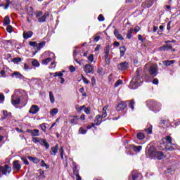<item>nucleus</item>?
<instances>
[{
    "label": "nucleus",
    "mask_w": 180,
    "mask_h": 180,
    "mask_svg": "<svg viewBox=\"0 0 180 180\" xmlns=\"http://www.w3.org/2000/svg\"><path fill=\"white\" fill-rule=\"evenodd\" d=\"M143 77L144 73H143V69L139 68L135 72L134 77L130 82L129 88H130V89H137V88L144 82Z\"/></svg>",
    "instance_id": "nucleus-1"
},
{
    "label": "nucleus",
    "mask_w": 180,
    "mask_h": 180,
    "mask_svg": "<svg viewBox=\"0 0 180 180\" xmlns=\"http://www.w3.org/2000/svg\"><path fill=\"white\" fill-rule=\"evenodd\" d=\"M129 106L132 110H134V100L127 101H121L119 103V104L117 105L116 109L119 112L120 110H124L126 108Z\"/></svg>",
    "instance_id": "nucleus-2"
},
{
    "label": "nucleus",
    "mask_w": 180,
    "mask_h": 180,
    "mask_svg": "<svg viewBox=\"0 0 180 180\" xmlns=\"http://www.w3.org/2000/svg\"><path fill=\"white\" fill-rule=\"evenodd\" d=\"M148 108L153 112H160L161 110V104L154 100L148 101Z\"/></svg>",
    "instance_id": "nucleus-3"
},
{
    "label": "nucleus",
    "mask_w": 180,
    "mask_h": 180,
    "mask_svg": "<svg viewBox=\"0 0 180 180\" xmlns=\"http://www.w3.org/2000/svg\"><path fill=\"white\" fill-rule=\"evenodd\" d=\"M146 154L150 158H154L157 154V149L151 145H148L146 150Z\"/></svg>",
    "instance_id": "nucleus-4"
},
{
    "label": "nucleus",
    "mask_w": 180,
    "mask_h": 180,
    "mask_svg": "<svg viewBox=\"0 0 180 180\" xmlns=\"http://www.w3.org/2000/svg\"><path fill=\"white\" fill-rule=\"evenodd\" d=\"M166 143L165 149L168 151H174L175 150V148L172 146V138L169 136H165L164 139Z\"/></svg>",
    "instance_id": "nucleus-5"
},
{
    "label": "nucleus",
    "mask_w": 180,
    "mask_h": 180,
    "mask_svg": "<svg viewBox=\"0 0 180 180\" xmlns=\"http://www.w3.org/2000/svg\"><path fill=\"white\" fill-rule=\"evenodd\" d=\"M12 172V167L8 165H5L4 166H0V175L8 176Z\"/></svg>",
    "instance_id": "nucleus-6"
},
{
    "label": "nucleus",
    "mask_w": 180,
    "mask_h": 180,
    "mask_svg": "<svg viewBox=\"0 0 180 180\" xmlns=\"http://www.w3.org/2000/svg\"><path fill=\"white\" fill-rule=\"evenodd\" d=\"M117 68L120 71H125L129 68V63L124 61L117 65Z\"/></svg>",
    "instance_id": "nucleus-7"
},
{
    "label": "nucleus",
    "mask_w": 180,
    "mask_h": 180,
    "mask_svg": "<svg viewBox=\"0 0 180 180\" xmlns=\"http://www.w3.org/2000/svg\"><path fill=\"white\" fill-rule=\"evenodd\" d=\"M86 74H92L94 72V66L90 64H86L83 68Z\"/></svg>",
    "instance_id": "nucleus-8"
},
{
    "label": "nucleus",
    "mask_w": 180,
    "mask_h": 180,
    "mask_svg": "<svg viewBox=\"0 0 180 180\" xmlns=\"http://www.w3.org/2000/svg\"><path fill=\"white\" fill-rule=\"evenodd\" d=\"M11 103L13 105V106H16V105H19L20 103V98L19 96L17 95H13L11 96Z\"/></svg>",
    "instance_id": "nucleus-9"
},
{
    "label": "nucleus",
    "mask_w": 180,
    "mask_h": 180,
    "mask_svg": "<svg viewBox=\"0 0 180 180\" xmlns=\"http://www.w3.org/2000/svg\"><path fill=\"white\" fill-rule=\"evenodd\" d=\"M169 50H172V45L171 44H165L159 47V51H168Z\"/></svg>",
    "instance_id": "nucleus-10"
},
{
    "label": "nucleus",
    "mask_w": 180,
    "mask_h": 180,
    "mask_svg": "<svg viewBox=\"0 0 180 180\" xmlns=\"http://www.w3.org/2000/svg\"><path fill=\"white\" fill-rule=\"evenodd\" d=\"M129 180H141L140 177V174H139L136 172H131V176L129 177Z\"/></svg>",
    "instance_id": "nucleus-11"
},
{
    "label": "nucleus",
    "mask_w": 180,
    "mask_h": 180,
    "mask_svg": "<svg viewBox=\"0 0 180 180\" xmlns=\"http://www.w3.org/2000/svg\"><path fill=\"white\" fill-rule=\"evenodd\" d=\"M149 74L152 77H157V74H158V72L157 71V66L151 65L149 68Z\"/></svg>",
    "instance_id": "nucleus-12"
},
{
    "label": "nucleus",
    "mask_w": 180,
    "mask_h": 180,
    "mask_svg": "<svg viewBox=\"0 0 180 180\" xmlns=\"http://www.w3.org/2000/svg\"><path fill=\"white\" fill-rule=\"evenodd\" d=\"M27 133H30L32 137H39L40 136V131L39 129H27Z\"/></svg>",
    "instance_id": "nucleus-13"
},
{
    "label": "nucleus",
    "mask_w": 180,
    "mask_h": 180,
    "mask_svg": "<svg viewBox=\"0 0 180 180\" xmlns=\"http://www.w3.org/2000/svg\"><path fill=\"white\" fill-rule=\"evenodd\" d=\"M50 16V13L49 12H45L44 14L38 18V22L39 23H44L46 22V19Z\"/></svg>",
    "instance_id": "nucleus-14"
},
{
    "label": "nucleus",
    "mask_w": 180,
    "mask_h": 180,
    "mask_svg": "<svg viewBox=\"0 0 180 180\" xmlns=\"http://www.w3.org/2000/svg\"><path fill=\"white\" fill-rule=\"evenodd\" d=\"M39 110H40V108H39V106L36 105H33L31 106L29 110V112L32 113V115H36V113H37Z\"/></svg>",
    "instance_id": "nucleus-15"
},
{
    "label": "nucleus",
    "mask_w": 180,
    "mask_h": 180,
    "mask_svg": "<svg viewBox=\"0 0 180 180\" xmlns=\"http://www.w3.org/2000/svg\"><path fill=\"white\" fill-rule=\"evenodd\" d=\"M20 168H22V166L19 164V160H15L13 162V169L15 171H20Z\"/></svg>",
    "instance_id": "nucleus-16"
},
{
    "label": "nucleus",
    "mask_w": 180,
    "mask_h": 180,
    "mask_svg": "<svg viewBox=\"0 0 180 180\" xmlns=\"http://www.w3.org/2000/svg\"><path fill=\"white\" fill-rule=\"evenodd\" d=\"M12 117V113L8 112V110H3V116L1 118V120L4 121L5 119H8Z\"/></svg>",
    "instance_id": "nucleus-17"
},
{
    "label": "nucleus",
    "mask_w": 180,
    "mask_h": 180,
    "mask_svg": "<svg viewBox=\"0 0 180 180\" xmlns=\"http://www.w3.org/2000/svg\"><path fill=\"white\" fill-rule=\"evenodd\" d=\"M39 144L45 147L46 150H49V148H50V144L47 142V141H46V139H41V141H39Z\"/></svg>",
    "instance_id": "nucleus-18"
},
{
    "label": "nucleus",
    "mask_w": 180,
    "mask_h": 180,
    "mask_svg": "<svg viewBox=\"0 0 180 180\" xmlns=\"http://www.w3.org/2000/svg\"><path fill=\"white\" fill-rule=\"evenodd\" d=\"M11 77H12V78L15 77V78H18L19 79H25V77L19 72H14L13 74H11Z\"/></svg>",
    "instance_id": "nucleus-19"
},
{
    "label": "nucleus",
    "mask_w": 180,
    "mask_h": 180,
    "mask_svg": "<svg viewBox=\"0 0 180 180\" xmlns=\"http://www.w3.org/2000/svg\"><path fill=\"white\" fill-rule=\"evenodd\" d=\"M155 158H157L158 160H163V158H165V155H164V153L157 151Z\"/></svg>",
    "instance_id": "nucleus-20"
},
{
    "label": "nucleus",
    "mask_w": 180,
    "mask_h": 180,
    "mask_svg": "<svg viewBox=\"0 0 180 180\" xmlns=\"http://www.w3.org/2000/svg\"><path fill=\"white\" fill-rule=\"evenodd\" d=\"M114 34H115V37H117L118 39V40H124V38H123L122 34H120V33L119 32V30H117V29H115L114 30Z\"/></svg>",
    "instance_id": "nucleus-21"
},
{
    "label": "nucleus",
    "mask_w": 180,
    "mask_h": 180,
    "mask_svg": "<svg viewBox=\"0 0 180 180\" xmlns=\"http://www.w3.org/2000/svg\"><path fill=\"white\" fill-rule=\"evenodd\" d=\"M57 153H58V145H56L54 147L51 148V154L53 155H57Z\"/></svg>",
    "instance_id": "nucleus-22"
},
{
    "label": "nucleus",
    "mask_w": 180,
    "mask_h": 180,
    "mask_svg": "<svg viewBox=\"0 0 180 180\" xmlns=\"http://www.w3.org/2000/svg\"><path fill=\"white\" fill-rule=\"evenodd\" d=\"M154 2L153 0H146L145 4H144V8H151L153 6Z\"/></svg>",
    "instance_id": "nucleus-23"
},
{
    "label": "nucleus",
    "mask_w": 180,
    "mask_h": 180,
    "mask_svg": "<svg viewBox=\"0 0 180 180\" xmlns=\"http://www.w3.org/2000/svg\"><path fill=\"white\" fill-rule=\"evenodd\" d=\"M74 118L70 120L71 124H77L78 121L79 120V116L75 115L73 117Z\"/></svg>",
    "instance_id": "nucleus-24"
},
{
    "label": "nucleus",
    "mask_w": 180,
    "mask_h": 180,
    "mask_svg": "<svg viewBox=\"0 0 180 180\" xmlns=\"http://www.w3.org/2000/svg\"><path fill=\"white\" fill-rule=\"evenodd\" d=\"M32 36H33V32L32 31H28L27 32L23 33L24 39H30Z\"/></svg>",
    "instance_id": "nucleus-25"
},
{
    "label": "nucleus",
    "mask_w": 180,
    "mask_h": 180,
    "mask_svg": "<svg viewBox=\"0 0 180 180\" xmlns=\"http://www.w3.org/2000/svg\"><path fill=\"white\" fill-rule=\"evenodd\" d=\"M144 131L147 133V134H151V133H153V125L148 124L147 128L144 129Z\"/></svg>",
    "instance_id": "nucleus-26"
},
{
    "label": "nucleus",
    "mask_w": 180,
    "mask_h": 180,
    "mask_svg": "<svg viewBox=\"0 0 180 180\" xmlns=\"http://www.w3.org/2000/svg\"><path fill=\"white\" fill-rule=\"evenodd\" d=\"M94 122L96 123V126H99L101 123H102V120L101 119V116L99 115L96 116Z\"/></svg>",
    "instance_id": "nucleus-27"
},
{
    "label": "nucleus",
    "mask_w": 180,
    "mask_h": 180,
    "mask_svg": "<svg viewBox=\"0 0 180 180\" xmlns=\"http://www.w3.org/2000/svg\"><path fill=\"white\" fill-rule=\"evenodd\" d=\"M28 160H30V161H32L34 164H39L40 162V160H39V158H33L32 156H29Z\"/></svg>",
    "instance_id": "nucleus-28"
},
{
    "label": "nucleus",
    "mask_w": 180,
    "mask_h": 180,
    "mask_svg": "<svg viewBox=\"0 0 180 180\" xmlns=\"http://www.w3.org/2000/svg\"><path fill=\"white\" fill-rule=\"evenodd\" d=\"M110 51V46H106L104 51V53H105L104 58H109Z\"/></svg>",
    "instance_id": "nucleus-29"
},
{
    "label": "nucleus",
    "mask_w": 180,
    "mask_h": 180,
    "mask_svg": "<svg viewBox=\"0 0 180 180\" xmlns=\"http://www.w3.org/2000/svg\"><path fill=\"white\" fill-rule=\"evenodd\" d=\"M106 110H108V106H104L103 108V114L101 115L102 119H105V117L108 116V113L106 112Z\"/></svg>",
    "instance_id": "nucleus-30"
},
{
    "label": "nucleus",
    "mask_w": 180,
    "mask_h": 180,
    "mask_svg": "<svg viewBox=\"0 0 180 180\" xmlns=\"http://www.w3.org/2000/svg\"><path fill=\"white\" fill-rule=\"evenodd\" d=\"M3 23L4 26H8L11 23V20L9 19V16H6L4 19Z\"/></svg>",
    "instance_id": "nucleus-31"
},
{
    "label": "nucleus",
    "mask_w": 180,
    "mask_h": 180,
    "mask_svg": "<svg viewBox=\"0 0 180 180\" xmlns=\"http://www.w3.org/2000/svg\"><path fill=\"white\" fill-rule=\"evenodd\" d=\"M58 113V108H53L50 110V115L51 116H56V115H57Z\"/></svg>",
    "instance_id": "nucleus-32"
},
{
    "label": "nucleus",
    "mask_w": 180,
    "mask_h": 180,
    "mask_svg": "<svg viewBox=\"0 0 180 180\" xmlns=\"http://www.w3.org/2000/svg\"><path fill=\"white\" fill-rule=\"evenodd\" d=\"M120 57H123L126 53V46H123L120 48Z\"/></svg>",
    "instance_id": "nucleus-33"
},
{
    "label": "nucleus",
    "mask_w": 180,
    "mask_h": 180,
    "mask_svg": "<svg viewBox=\"0 0 180 180\" xmlns=\"http://www.w3.org/2000/svg\"><path fill=\"white\" fill-rule=\"evenodd\" d=\"M174 63H175V60H174L163 61V64H165V65H166L167 67H169V65H171L172 64H174Z\"/></svg>",
    "instance_id": "nucleus-34"
},
{
    "label": "nucleus",
    "mask_w": 180,
    "mask_h": 180,
    "mask_svg": "<svg viewBox=\"0 0 180 180\" xmlns=\"http://www.w3.org/2000/svg\"><path fill=\"white\" fill-rule=\"evenodd\" d=\"M73 165H74V168H73V173L75 174V175H79V172L78 171V169H77V164L73 162H72Z\"/></svg>",
    "instance_id": "nucleus-35"
},
{
    "label": "nucleus",
    "mask_w": 180,
    "mask_h": 180,
    "mask_svg": "<svg viewBox=\"0 0 180 180\" xmlns=\"http://www.w3.org/2000/svg\"><path fill=\"white\" fill-rule=\"evenodd\" d=\"M142 148H143V146H133V150L136 153H140V151H141Z\"/></svg>",
    "instance_id": "nucleus-36"
},
{
    "label": "nucleus",
    "mask_w": 180,
    "mask_h": 180,
    "mask_svg": "<svg viewBox=\"0 0 180 180\" xmlns=\"http://www.w3.org/2000/svg\"><path fill=\"white\" fill-rule=\"evenodd\" d=\"M136 137L139 140H143L144 137H146V136L144 135V133L143 132H139L136 134Z\"/></svg>",
    "instance_id": "nucleus-37"
},
{
    "label": "nucleus",
    "mask_w": 180,
    "mask_h": 180,
    "mask_svg": "<svg viewBox=\"0 0 180 180\" xmlns=\"http://www.w3.org/2000/svg\"><path fill=\"white\" fill-rule=\"evenodd\" d=\"M44 46H46V41H42L39 44H37V50H40L41 49H43Z\"/></svg>",
    "instance_id": "nucleus-38"
},
{
    "label": "nucleus",
    "mask_w": 180,
    "mask_h": 180,
    "mask_svg": "<svg viewBox=\"0 0 180 180\" xmlns=\"http://www.w3.org/2000/svg\"><path fill=\"white\" fill-rule=\"evenodd\" d=\"M49 99L51 103H54V102H56V99L54 98V95L52 91L49 92Z\"/></svg>",
    "instance_id": "nucleus-39"
},
{
    "label": "nucleus",
    "mask_w": 180,
    "mask_h": 180,
    "mask_svg": "<svg viewBox=\"0 0 180 180\" xmlns=\"http://www.w3.org/2000/svg\"><path fill=\"white\" fill-rule=\"evenodd\" d=\"M39 127H41V130L46 133V130L47 129V124L46 123H42L39 125Z\"/></svg>",
    "instance_id": "nucleus-40"
},
{
    "label": "nucleus",
    "mask_w": 180,
    "mask_h": 180,
    "mask_svg": "<svg viewBox=\"0 0 180 180\" xmlns=\"http://www.w3.org/2000/svg\"><path fill=\"white\" fill-rule=\"evenodd\" d=\"M51 58H47L42 60V64H44V65H47L49 63L51 62Z\"/></svg>",
    "instance_id": "nucleus-41"
},
{
    "label": "nucleus",
    "mask_w": 180,
    "mask_h": 180,
    "mask_svg": "<svg viewBox=\"0 0 180 180\" xmlns=\"http://www.w3.org/2000/svg\"><path fill=\"white\" fill-rule=\"evenodd\" d=\"M73 57L75 58V61L77 63V64H79V65H81V62H79L78 60V59L76 58L77 57V50H74L73 51Z\"/></svg>",
    "instance_id": "nucleus-42"
},
{
    "label": "nucleus",
    "mask_w": 180,
    "mask_h": 180,
    "mask_svg": "<svg viewBox=\"0 0 180 180\" xmlns=\"http://www.w3.org/2000/svg\"><path fill=\"white\" fill-rule=\"evenodd\" d=\"M76 110L77 112H79V113H81V112L83 110V109H85V105H83V106H79V105H76Z\"/></svg>",
    "instance_id": "nucleus-43"
},
{
    "label": "nucleus",
    "mask_w": 180,
    "mask_h": 180,
    "mask_svg": "<svg viewBox=\"0 0 180 180\" xmlns=\"http://www.w3.org/2000/svg\"><path fill=\"white\" fill-rule=\"evenodd\" d=\"M59 153H60V158L64 160V148L62 146L59 149Z\"/></svg>",
    "instance_id": "nucleus-44"
},
{
    "label": "nucleus",
    "mask_w": 180,
    "mask_h": 180,
    "mask_svg": "<svg viewBox=\"0 0 180 180\" xmlns=\"http://www.w3.org/2000/svg\"><path fill=\"white\" fill-rule=\"evenodd\" d=\"M122 84H123V80H122V79H118V80L115 82L114 86H115V88H117V86H119V85H122Z\"/></svg>",
    "instance_id": "nucleus-45"
},
{
    "label": "nucleus",
    "mask_w": 180,
    "mask_h": 180,
    "mask_svg": "<svg viewBox=\"0 0 180 180\" xmlns=\"http://www.w3.org/2000/svg\"><path fill=\"white\" fill-rule=\"evenodd\" d=\"M133 34V29H130L128 32H127V38L130 39H131V34Z\"/></svg>",
    "instance_id": "nucleus-46"
},
{
    "label": "nucleus",
    "mask_w": 180,
    "mask_h": 180,
    "mask_svg": "<svg viewBox=\"0 0 180 180\" xmlns=\"http://www.w3.org/2000/svg\"><path fill=\"white\" fill-rule=\"evenodd\" d=\"M64 74H63V72H56L53 73V77H63Z\"/></svg>",
    "instance_id": "nucleus-47"
},
{
    "label": "nucleus",
    "mask_w": 180,
    "mask_h": 180,
    "mask_svg": "<svg viewBox=\"0 0 180 180\" xmlns=\"http://www.w3.org/2000/svg\"><path fill=\"white\" fill-rule=\"evenodd\" d=\"M32 64L33 67H39L40 65V63H39V62L37 60H33Z\"/></svg>",
    "instance_id": "nucleus-48"
},
{
    "label": "nucleus",
    "mask_w": 180,
    "mask_h": 180,
    "mask_svg": "<svg viewBox=\"0 0 180 180\" xmlns=\"http://www.w3.org/2000/svg\"><path fill=\"white\" fill-rule=\"evenodd\" d=\"M98 20L99 22H103V20H105V17L103 16V15L100 14L98 17Z\"/></svg>",
    "instance_id": "nucleus-49"
},
{
    "label": "nucleus",
    "mask_w": 180,
    "mask_h": 180,
    "mask_svg": "<svg viewBox=\"0 0 180 180\" xmlns=\"http://www.w3.org/2000/svg\"><path fill=\"white\" fill-rule=\"evenodd\" d=\"M0 77H3V78H6V72H5V70H1Z\"/></svg>",
    "instance_id": "nucleus-50"
},
{
    "label": "nucleus",
    "mask_w": 180,
    "mask_h": 180,
    "mask_svg": "<svg viewBox=\"0 0 180 180\" xmlns=\"http://www.w3.org/2000/svg\"><path fill=\"white\" fill-rule=\"evenodd\" d=\"M82 79H83V82H84V84H86V85L89 84V80L86 79L85 77H84L82 75Z\"/></svg>",
    "instance_id": "nucleus-51"
},
{
    "label": "nucleus",
    "mask_w": 180,
    "mask_h": 180,
    "mask_svg": "<svg viewBox=\"0 0 180 180\" xmlns=\"http://www.w3.org/2000/svg\"><path fill=\"white\" fill-rule=\"evenodd\" d=\"M6 5L4 6V9H8L9 8V5H11V2L9 0H6Z\"/></svg>",
    "instance_id": "nucleus-52"
},
{
    "label": "nucleus",
    "mask_w": 180,
    "mask_h": 180,
    "mask_svg": "<svg viewBox=\"0 0 180 180\" xmlns=\"http://www.w3.org/2000/svg\"><path fill=\"white\" fill-rule=\"evenodd\" d=\"M79 133L80 134H85L86 133V130L84 129L82 127H80L79 129Z\"/></svg>",
    "instance_id": "nucleus-53"
},
{
    "label": "nucleus",
    "mask_w": 180,
    "mask_h": 180,
    "mask_svg": "<svg viewBox=\"0 0 180 180\" xmlns=\"http://www.w3.org/2000/svg\"><path fill=\"white\" fill-rule=\"evenodd\" d=\"M41 138H32L33 143H40Z\"/></svg>",
    "instance_id": "nucleus-54"
},
{
    "label": "nucleus",
    "mask_w": 180,
    "mask_h": 180,
    "mask_svg": "<svg viewBox=\"0 0 180 180\" xmlns=\"http://www.w3.org/2000/svg\"><path fill=\"white\" fill-rule=\"evenodd\" d=\"M30 46H31L32 47H36L37 49V42L36 41H30Z\"/></svg>",
    "instance_id": "nucleus-55"
},
{
    "label": "nucleus",
    "mask_w": 180,
    "mask_h": 180,
    "mask_svg": "<svg viewBox=\"0 0 180 180\" xmlns=\"http://www.w3.org/2000/svg\"><path fill=\"white\" fill-rule=\"evenodd\" d=\"M39 172L40 174V175L39 176V178H44V171L39 169Z\"/></svg>",
    "instance_id": "nucleus-56"
},
{
    "label": "nucleus",
    "mask_w": 180,
    "mask_h": 180,
    "mask_svg": "<svg viewBox=\"0 0 180 180\" xmlns=\"http://www.w3.org/2000/svg\"><path fill=\"white\" fill-rule=\"evenodd\" d=\"M84 112L86 115H89L91 113V107H87L84 109Z\"/></svg>",
    "instance_id": "nucleus-57"
},
{
    "label": "nucleus",
    "mask_w": 180,
    "mask_h": 180,
    "mask_svg": "<svg viewBox=\"0 0 180 180\" xmlns=\"http://www.w3.org/2000/svg\"><path fill=\"white\" fill-rule=\"evenodd\" d=\"M41 15H43V11H38L36 13V18L37 19H39V18H40L41 16Z\"/></svg>",
    "instance_id": "nucleus-58"
},
{
    "label": "nucleus",
    "mask_w": 180,
    "mask_h": 180,
    "mask_svg": "<svg viewBox=\"0 0 180 180\" xmlns=\"http://www.w3.org/2000/svg\"><path fill=\"white\" fill-rule=\"evenodd\" d=\"M97 72L100 75H103V69L102 68H98Z\"/></svg>",
    "instance_id": "nucleus-59"
},
{
    "label": "nucleus",
    "mask_w": 180,
    "mask_h": 180,
    "mask_svg": "<svg viewBox=\"0 0 180 180\" xmlns=\"http://www.w3.org/2000/svg\"><path fill=\"white\" fill-rule=\"evenodd\" d=\"M22 161H23L24 164H25V165H29V160H27V159H26V158H22Z\"/></svg>",
    "instance_id": "nucleus-60"
},
{
    "label": "nucleus",
    "mask_w": 180,
    "mask_h": 180,
    "mask_svg": "<svg viewBox=\"0 0 180 180\" xmlns=\"http://www.w3.org/2000/svg\"><path fill=\"white\" fill-rule=\"evenodd\" d=\"M24 70H25V71L30 70V66L27 63H25L24 64Z\"/></svg>",
    "instance_id": "nucleus-61"
},
{
    "label": "nucleus",
    "mask_w": 180,
    "mask_h": 180,
    "mask_svg": "<svg viewBox=\"0 0 180 180\" xmlns=\"http://www.w3.org/2000/svg\"><path fill=\"white\" fill-rule=\"evenodd\" d=\"M20 61H22V58H15L13 59V62L14 63H20Z\"/></svg>",
    "instance_id": "nucleus-62"
},
{
    "label": "nucleus",
    "mask_w": 180,
    "mask_h": 180,
    "mask_svg": "<svg viewBox=\"0 0 180 180\" xmlns=\"http://www.w3.org/2000/svg\"><path fill=\"white\" fill-rule=\"evenodd\" d=\"M75 70H76L75 67H74L72 65L70 66V72H75Z\"/></svg>",
    "instance_id": "nucleus-63"
},
{
    "label": "nucleus",
    "mask_w": 180,
    "mask_h": 180,
    "mask_svg": "<svg viewBox=\"0 0 180 180\" xmlns=\"http://www.w3.org/2000/svg\"><path fill=\"white\" fill-rule=\"evenodd\" d=\"M12 29H13L12 26L8 25V26L7 27L6 30H7V32H8V33H12Z\"/></svg>",
    "instance_id": "nucleus-64"
}]
</instances>
